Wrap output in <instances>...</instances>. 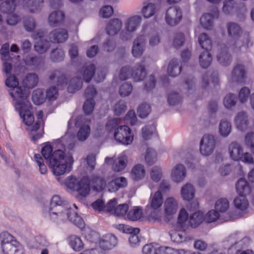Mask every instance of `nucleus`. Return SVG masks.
<instances>
[{
	"label": "nucleus",
	"instance_id": "nucleus-1",
	"mask_svg": "<svg viewBox=\"0 0 254 254\" xmlns=\"http://www.w3.org/2000/svg\"><path fill=\"white\" fill-rule=\"evenodd\" d=\"M229 40L227 42L228 47L234 52L247 50L252 46L250 34L245 31L237 23L228 22L226 24Z\"/></svg>",
	"mask_w": 254,
	"mask_h": 254
},
{
	"label": "nucleus",
	"instance_id": "nucleus-2",
	"mask_svg": "<svg viewBox=\"0 0 254 254\" xmlns=\"http://www.w3.org/2000/svg\"><path fill=\"white\" fill-rule=\"evenodd\" d=\"M69 208L68 202L62 198L58 195H54L51 199L50 204V207L45 209L44 211L45 217H50L53 221L57 222L64 221L67 218L64 214Z\"/></svg>",
	"mask_w": 254,
	"mask_h": 254
},
{
	"label": "nucleus",
	"instance_id": "nucleus-3",
	"mask_svg": "<svg viewBox=\"0 0 254 254\" xmlns=\"http://www.w3.org/2000/svg\"><path fill=\"white\" fill-rule=\"evenodd\" d=\"M73 163V159L71 155L65 156L64 152L58 149L50 159L49 166L55 175L60 176L70 172Z\"/></svg>",
	"mask_w": 254,
	"mask_h": 254
},
{
	"label": "nucleus",
	"instance_id": "nucleus-4",
	"mask_svg": "<svg viewBox=\"0 0 254 254\" xmlns=\"http://www.w3.org/2000/svg\"><path fill=\"white\" fill-rule=\"evenodd\" d=\"M4 72L6 76L5 84L6 86L10 88L9 90V94L14 102L22 98L28 97L29 94L28 91L18 86L19 82L15 76L12 66H11V68L7 73Z\"/></svg>",
	"mask_w": 254,
	"mask_h": 254
},
{
	"label": "nucleus",
	"instance_id": "nucleus-5",
	"mask_svg": "<svg viewBox=\"0 0 254 254\" xmlns=\"http://www.w3.org/2000/svg\"><path fill=\"white\" fill-rule=\"evenodd\" d=\"M65 185L70 190L77 191L78 197L80 199L86 197L90 190V182L85 178L78 180L72 176L68 177L65 182Z\"/></svg>",
	"mask_w": 254,
	"mask_h": 254
},
{
	"label": "nucleus",
	"instance_id": "nucleus-6",
	"mask_svg": "<svg viewBox=\"0 0 254 254\" xmlns=\"http://www.w3.org/2000/svg\"><path fill=\"white\" fill-rule=\"evenodd\" d=\"M27 98H22L14 103L16 108L19 110L23 122L27 126H30L34 122V118L30 111L31 105Z\"/></svg>",
	"mask_w": 254,
	"mask_h": 254
},
{
	"label": "nucleus",
	"instance_id": "nucleus-7",
	"mask_svg": "<svg viewBox=\"0 0 254 254\" xmlns=\"http://www.w3.org/2000/svg\"><path fill=\"white\" fill-rule=\"evenodd\" d=\"M229 152L230 157L233 160H241L248 164L254 163V159L252 155L248 152L243 153V148L238 142H233L230 144Z\"/></svg>",
	"mask_w": 254,
	"mask_h": 254
},
{
	"label": "nucleus",
	"instance_id": "nucleus-8",
	"mask_svg": "<svg viewBox=\"0 0 254 254\" xmlns=\"http://www.w3.org/2000/svg\"><path fill=\"white\" fill-rule=\"evenodd\" d=\"M75 126L79 127L77 137L79 141H83L89 137L91 129L89 126L90 120L83 116H78L75 119Z\"/></svg>",
	"mask_w": 254,
	"mask_h": 254
},
{
	"label": "nucleus",
	"instance_id": "nucleus-9",
	"mask_svg": "<svg viewBox=\"0 0 254 254\" xmlns=\"http://www.w3.org/2000/svg\"><path fill=\"white\" fill-rule=\"evenodd\" d=\"M115 139L124 145H128L132 143L133 135L130 128L126 125L117 127L114 133Z\"/></svg>",
	"mask_w": 254,
	"mask_h": 254
},
{
	"label": "nucleus",
	"instance_id": "nucleus-10",
	"mask_svg": "<svg viewBox=\"0 0 254 254\" xmlns=\"http://www.w3.org/2000/svg\"><path fill=\"white\" fill-rule=\"evenodd\" d=\"M216 146V140L213 135L206 134L203 136L200 142V153L205 156L211 155Z\"/></svg>",
	"mask_w": 254,
	"mask_h": 254
},
{
	"label": "nucleus",
	"instance_id": "nucleus-11",
	"mask_svg": "<svg viewBox=\"0 0 254 254\" xmlns=\"http://www.w3.org/2000/svg\"><path fill=\"white\" fill-rule=\"evenodd\" d=\"M117 199L114 198L109 201L106 205V211L117 216H126L128 209L127 204L117 205Z\"/></svg>",
	"mask_w": 254,
	"mask_h": 254
},
{
	"label": "nucleus",
	"instance_id": "nucleus-12",
	"mask_svg": "<svg viewBox=\"0 0 254 254\" xmlns=\"http://www.w3.org/2000/svg\"><path fill=\"white\" fill-rule=\"evenodd\" d=\"M43 116V112L41 110L38 111L37 114V121L33 126L29 128L32 140L34 141L41 138L44 133Z\"/></svg>",
	"mask_w": 254,
	"mask_h": 254
},
{
	"label": "nucleus",
	"instance_id": "nucleus-13",
	"mask_svg": "<svg viewBox=\"0 0 254 254\" xmlns=\"http://www.w3.org/2000/svg\"><path fill=\"white\" fill-rule=\"evenodd\" d=\"M44 35L43 32L39 31L33 34L32 36L34 39H39L35 43L34 48L35 51L40 54L46 52L51 46L50 42L43 38Z\"/></svg>",
	"mask_w": 254,
	"mask_h": 254
},
{
	"label": "nucleus",
	"instance_id": "nucleus-14",
	"mask_svg": "<svg viewBox=\"0 0 254 254\" xmlns=\"http://www.w3.org/2000/svg\"><path fill=\"white\" fill-rule=\"evenodd\" d=\"M182 18V13L181 9L177 6L169 8L166 13V21L170 26L178 24Z\"/></svg>",
	"mask_w": 254,
	"mask_h": 254
},
{
	"label": "nucleus",
	"instance_id": "nucleus-15",
	"mask_svg": "<svg viewBox=\"0 0 254 254\" xmlns=\"http://www.w3.org/2000/svg\"><path fill=\"white\" fill-rule=\"evenodd\" d=\"M0 59L3 64V72H8L12 66V58L10 56L9 44L6 43L0 49Z\"/></svg>",
	"mask_w": 254,
	"mask_h": 254
},
{
	"label": "nucleus",
	"instance_id": "nucleus-16",
	"mask_svg": "<svg viewBox=\"0 0 254 254\" xmlns=\"http://www.w3.org/2000/svg\"><path fill=\"white\" fill-rule=\"evenodd\" d=\"M147 37L144 35H140L134 40L132 47V54L134 57L138 58L142 56L145 48Z\"/></svg>",
	"mask_w": 254,
	"mask_h": 254
},
{
	"label": "nucleus",
	"instance_id": "nucleus-17",
	"mask_svg": "<svg viewBox=\"0 0 254 254\" xmlns=\"http://www.w3.org/2000/svg\"><path fill=\"white\" fill-rule=\"evenodd\" d=\"M105 162L106 163L112 164L113 170L116 172H120L126 167L127 163V157L125 154H122L115 159H114L113 158L106 157Z\"/></svg>",
	"mask_w": 254,
	"mask_h": 254
},
{
	"label": "nucleus",
	"instance_id": "nucleus-18",
	"mask_svg": "<svg viewBox=\"0 0 254 254\" xmlns=\"http://www.w3.org/2000/svg\"><path fill=\"white\" fill-rule=\"evenodd\" d=\"M236 127L239 130L245 131L247 130L250 125L249 116L246 112H239L235 118L234 120Z\"/></svg>",
	"mask_w": 254,
	"mask_h": 254
},
{
	"label": "nucleus",
	"instance_id": "nucleus-19",
	"mask_svg": "<svg viewBox=\"0 0 254 254\" xmlns=\"http://www.w3.org/2000/svg\"><path fill=\"white\" fill-rule=\"evenodd\" d=\"M228 49L231 50L227 45H220L218 46V51L217 55V59L219 63L223 66H227L230 64L231 58L228 52ZM231 51H232L231 50Z\"/></svg>",
	"mask_w": 254,
	"mask_h": 254
},
{
	"label": "nucleus",
	"instance_id": "nucleus-20",
	"mask_svg": "<svg viewBox=\"0 0 254 254\" xmlns=\"http://www.w3.org/2000/svg\"><path fill=\"white\" fill-rule=\"evenodd\" d=\"M50 41L53 43H64L68 37L67 31L64 28H58L51 32L49 35Z\"/></svg>",
	"mask_w": 254,
	"mask_h": 254
},
{
	"label": "nucleus",
	"instance_id": "nucleus-21",
	"mask_svg": "<svg viewBox=\"0 0 254 254\" xmlns=\"http://www.w3.org/2000/svg\"><path fill=\"white\" fill-rule=\"evenodd\" d=\"M185 231L179 228L171 232L170 233L171 241L177 244H184L191 241V238L187 235Z\"/></svg>",
	"mask_w": 254,
	"mask_h": 254
},
{
	"label": "nucleus",
	"instance_id": "nucleus-22",
	"mask_svg": "<svg viewBox=\"0 0 254 254\" xmlns=\"http://www.w3.org/2000/svg\"><path fill=\"white\" fill-rule=\"evenodd\" d=\"M158 10L157 5L151 2H144L140 10V14L145 19L154 16Z\"/></svg>",
	"mask_w": 254,
	"mask_h": 254
},
{
	"label": "nucleus",
	"instance_id": "nucleus-23",
	"mask_svg": "<svg viewBox=\"0 0 254 254\" xmlns=\"http://www.w3.org/2000/svg\"><path fill=\"white\" fill-rule=\"evenodd\" d=\"M186 176V169L184 165L178 164L172 170L171 178L175 183L182 182Z\"/></svg>",
	"mask_w": 254,
	"mask_h": 254
},
{
	"label": "nucleus",
	"instance_id": "nucleus-24",
	"mask_svg": "<svg viewBox=\"0 0 254 254\" xmlns=\"http://www.w3.org/2000/svg\"><path fill=\"white\" fill-rule=\"evenodd\" d=\"M49 79L51 82L55 83L58 86L63 87L67 84V78L61 71L55 70L49 74Z\"/></svg>",
	"mask_w": 254,
	"mask_h": 254
},
{
	"label": "nucleus",
	"instance_id": "nucleus-25",
	"mask_svg": "<svg viewBox=\"0 0 254 254\" xmlns=\"http://www.w3.org/2000/svg\"><path fill=\"white\" fill-rule=\"evenodd\" d=\"M247 239H244L232 246L229 250L235 253L236 254H254L252 250L246 249L248 245L246 244Z\"/></svg>",
	"mask_w": 254,
	"mask_h": 254
},
{
	"label": "nucleus",
	"instance_id": "nucleus-26",
	"mask_svg": "<svg viewBox=\"0 0 254 254\" xmlns=\"http://www.w3.org/2000/svg\"><path fill=\"white\" fill-rule=\"evenodd\" d=\"M144 61L138 63L132 69V77L136 82L142 81L146 76Z\"/></svg>",
	"mask_w": 254,
	"mask_h": 254
},
{
	"label": "nucleus",
	"instance_id": "nucleus-27",
	"mask_svg": "<svg viewBox=\"0 0 254 254\" xmlns=\"http://www.w3.org/2000/svg\"><path fill=\"white\" fill-rule=\"evenodd\" d=\"M141 21L142 17L140 15H134L129 17L125 24V30L135 32L139 27Z\"/></svg>",
	"mask_w": 254,
	"mask_h": 254
},
{
	"label": "nucleus",
	"instance_id": "nucleus-28",
	"mask_svg": "<svg viewBox=\"0 0 254 254\" xmlns=\"http://www.w3.org/2000/svg\"><path fill=\"white\" fill-rule=\"evenodd\" d=\"M43 0H24V7L31 13H38L43 8Z\"/></svg>",
	"mask_w": 254,
	"mask_h": 254
},
{
	"label": "nucleus",
	"instance_id": "nucleus-29",
	"mask_svg": "<svg viewBox=\"0 0 254 254\" xmlns=\"http://www.w3.org/2000/svg\"><path fill=\"white\" fill-rule=\"evenodd\" d=\"M123 22L119 18H113L110 20L106 26V31L110 36L117 34L122 27Z\"/></svg>",
	"mask_w": 254,
	"mask_h": 254
},
{
	"label": "nucleus",
	"instance_id": "nucleus-30",
	"mask_svg": "<svg viewBox=\"0 0 254 254\" xmlns=\"http://www.w3.org/2000/svg\"><path fill=\"white\" fill-rule=\"evenodd\" d=\"M246 76L245 66L241 64L236 65L232 71L231 80L233 81L242 82Z\"/></svg>",
	"mask_w": 254,
	"mask_h": 254
},
{
	"label": "nucleus",
	"instance_id": "nucleus-31",
	"mask_svg": "<svg viewBox=\"0 0 254 254\" xmlns=\"http://www.w3.org/2000/svg\"><path fill=\"white\" fill-rule=\"evenodd\" d=\"M4 254H25L24 247L18 242H14L12 245H7L2 251Z\"/></svg>",
	"mask_w": 254,
	"mask_h": 254
},
{
	"label": "nucleus",
	"instance_id": "nucleus-32",
	"mask_svg": "<svg viewBox=\"0 0 254 254\" xmlns=\"http://www.w3.org/2000/svg\"><path fill=\"white\" fill-rule=\"evenodd\" d=\"M64 214L67 216L65 220L69 219L73 224L80 228L84 227L85 223L84 220L76 212L68 208L67 211H66Z\"/></svg>",
	"mask_w": 254,
	"mask_h": 254
},
{
	"label": "nucleus",
	"instance_id": "nucleus-33",
	"mask_svg": "<svg viewBox=\"0 0 254 254\" xmlns=\"http://www.w3.org/2000/svg\"><path fill=\"white\" fill-rule=\"evenodd\" d=\"M178 209V203L174 197H168L165 201L164 210L167 215H172L176 213Z\"/></svg>",
	"mask_w": 254,
	"mask_h": 254
},
{
	"label": "nucleus",
	"instance_id": "nucleus-34",
	"mask_svg": "<svg viewBox=\"0 0 254 254\" xmlns=\"http://www.w3.org/2000/svg\"><path fill=\"white\" fill-rule=\"evenodd\" d=\"M163 198L160 191L158 190L151 195L149 199V206L154 210L159 209L162 205Z\"/></svg>",
	"mask_w": 254,
	"mask_h": 254
},
{
	"label": "nucleus",
	"instance_id": "nucleus-35",
	"mask_svg": "<svg viewBox=\"0 0 254 254\" xmlns=\"http://www.w3.org/2000/svg\"><path fill=\"white\" fill-rule=\"evenodd\" d=\"M55 143L58 147L61 146L64 148L65 150L67 149L69 150H71L75 145V143L72 141L71 138L67 134H65L61 138L56 140Z\"/></svg>",
	"mask_w": 254,
	"mask_h": 254
},
{
	"label": "nucleus",
	"instance_id": "nucleus-36",
	"mask_svg": "<svg viewBox=\"0 0 254 254\" xmlns=\"http://www.w3.org/2000/svg\"><path fill=\"white\" fill-rule=\"evenodd\" d=\"M181 192L183 199L190 201L194 196L195 190L191 184L187 183L182 187Z\"/></svg>",
	"mask_w": 254,
	"mask_h": 254
},
{
	"label": "nucleus",
	"instance_id": "nucleus-37",
	"mask_svg": "<svg viewBox=\"0 0 254 254\" xmlns=\"http://www.w3.org/2000/svg\"><path fill=\"white\" fill-rule=\"evenodd\" d=\"M189 224L188 214L185 209H182L179 214L176 228L186 230Z\"/></svg>",
	"mask_w": 254,
	"mask_h": 254
},
{
	"label": "nucleus",
	"instance_id": "nucleus-38",
	"mask_svg": "<svg viewBox=\"0 0 254 254\" xmlns=\"http://www.w3.org/2000/svg\"><path fill=\"white\" fill-rule=\"evenodd\" d=\"M117 244V238L112 234H108L106 235L100 242L101 247H102L104 250L111 249L115 247Z\"/></svg>",
	"mask_w": 254,
	"mask_h": 254
},
{
	"label": "nucleus",
	"instance_id": "nucleus-39",
	"mask_svg": "<svg viewBox=\"0 0 254 254\" xmlns=\"http://www.w3.org/2000/svg\"><path fill=\"white\" fill-rule=\"evenodd\" d=\"M236 188L239 195H247L251 192V188L248 183L244 179H240L236 184Z\"/></svg>",
	"mask_w": 254,
	"mask_h": 254
},
{
	"label": "nucleus",
	"instance_id": "nucleus-40",
	"mask_svg": "<svg viewBox=\"0 0 254 254\" xmlns=\"http://www.w3.org/2000/svg\"><path fill=\"white\" fill-rule=\"evenodd\" d=\"M182 67L179 65V62L177 59H172L169 63L167 72L168 74L172 77H175L181 73Z\"/></svg>",
	"mask_w": 254,
	"mask_h": 254
},
{
	"label": "nucleus",
	"instance_id": "nucleus-41",
	"mask_svg": "<svg viewBox=\"0 0 254 254\" xmlns=\"http://www.w3.org/2000/svg\"><path fill=\"white\" fill-rule=\"evenodd\" d=\"M145 175L144 167L141 164H137L132 169L130 173L131 178L134 181L142 179Z\"/></svg>",
	"mask_w": 254,
	"mask_h": 254
},
{
	"label": "nucleus",
	"instance_id": "nucleus-42",
	"mask_svg": "<svg viewBox=\"0 0 254 254\" xmlns=\"http://www.w3.org/2000/svg\"><path fill=\"white\" fill-rule=\"evenodd\" d=\"M232 125L231 123L226 119L220 121L219 125V132L221 136L227 137L231 133Z\"/></svg>",
	"mask_w": 254,
	"mask_h": 254
},
{
	"label": "nucleus",
	"instance_id": "nucleus-43",
	"mask_svg": "<svg viewBox=\"0 0 254 254\" xmlns=\"http://www.w3.org/2000/svg\"><path fill=\"white\" fill-rule=\"evenodd\" d=\"M64 17V13L60 10L55 11L49 15L48 21L51 26H55L61 23Z\"/></svg>",
	"mask_w": 254,
	"mask_h": 254
},
{
	"label": "nucleus",
	"instance_id": "nucleus-44",
	"mask_svg": "<svg viewBox=\"0 0 254 254\" xmlns=\"http://www.w3.org/2000/svg\"><path fill=\"white\" fill-rule=\"evenodd\" d=\"M39 77L37 74L31 73L28 74L23 80L25 86L28 88L34 87L38 83Z\"/></svg>",
	"mask_w": 254,
	"mask_h": 254
},
{
	"label": "nucleus",
	"instance_id": "nucleus-45",
	"mask_svg": "<svg viewBox=\"0 0 254 254\" xmlns=\"http://www.w3.org/2000/svg\"><path fill=\"white\" fill-rule=\"evenodd\" d=\"M24 63L26 65L31 66L34 68H38L39 67L44 64L43 60L40 57L37 56H27L25 60Z\"/></svg>",
	"mask_w": 254,
	"mask_h": 254
},
{
	"label": "nucleus",
	"instance_id": "nucleus-46",
	"mask_svg": "<svg viewBox=\"0 0 254 254\" xmlns=\"http://www.w3.org/2000/svg\"><path fill=\"white\" fill-rule=\"evenodd\" d=\"M203 221L204 216L202 212L198 211L190 215L189 222L192 227H196Z\"/></svg>",
	"mask_w": 254,
	"mask_h": 254
},
{
	"label": "nucleus",
	"instance_id": "nucleus-47",
	"mask_svg": "<svg viewBox=\"0 0 254 254\" xmlns=\"http://www.w3.org/2000/svg\"><path fill=\"white\" fill-rule=\"evenodd\" d=\"M212 60V56L208 51L201 53L199 56V64L204 68H206L210 65Z\"/></svg>",
	"mask_w": 254,
	"mask_h": 254
},
{
	"label": "nucleus",
	"instance_id": "nucleus-48",
	"mask_svg": "<svg viewBox=\"0 0 254 254\" xmlns=\"http://www.w3.org/2000/svg\"><path fill=\"white\" fill-rule=\"evenodd\" d=\"M82 85V81L81 78L74 77L72 78L69 82L67 90L70 93H74L79 90Z\"/></svg>",
	"mask_w": 254,
	"mask_h": 254
},
{
	"label": "nucleus",
	"instance_id": "nucleus-49",
	"mask_svg": "<svg viewBox=\"0 0 254 254\" xmlns=\"http://www.w3.org/2000/svg\"><path fill=\"white\" fill-rule=\"evenodd\" d=\"M246 195H239L234 201L235 207L241 210L245 211L249 207V202L246 198Z\"/></svg>",
	"mask_w": 254,
	"mask_h": 254
},
{
	"label": "nucleus",
	"instance_id": "nucleus-50",
	"mask_svg": "<svg viewBox=\"0 0 254 254\" xmlns=\"http://www.w3.org/2000/svg\"><path fill=\"white\" fill-rule=\"evenodd\" d=\"M69 245L75 251H81L84 247V244L81 239L75 235L69 237Z\"/></svg>",
	"mask_w": 254,
	"mask_h": 254
},
{
	"label": "nucleus",
	"instance_id": "nucleus-51",
	"mask_svg": "<svg viewBox=\"0 0 254 254\" xmlns=\"http://www.w3.org/2000/svg\"><path fill=\"white\" fill-rule=\"evenodd\" d=\"M15 6V0H6L1 3L0 8L1 12L10 14L14 11Z\"/></svg>",
	"mask_w": 254,
	"mask_h": 254
},
{
	"label": "nucleus",
	"instance_id": "nucleus-52",
	"mask_svg": "<svg viewBox=\"0 0 254 254\" xmlns=\"http://www.w3.org/2000/svg\"><path fill=\"white\" fill-rule=\"evenodd\" d=\"M93 189L98 191H101L105 189L106 180H104L101 177L93 176L91 180Z\"/></svg>",
	"mask_w": 254,
	"mask_h": 254
},
{
	"label": "nucleus",
	"instance_id": "nucleus-53",
	"mask_svg": "<svg viewBox=\"0 0 254 254\" xmlns=\"http://www.w3.org/2000/svg\"><path fill=\"white\" fill-rule=\"evenodd\" d=\"M198 42L201 47L206 51L209 50L211 48V40L205 33H202L199 35Z\"/></svg>",
	"mask_w": 254,
	"mask_h": 254
},
{
	"label": "nucleus",
	"instance_id": "nucleus-54",
	"mask_svg": "<svg viewBox=\"0 0 254 254\" xmlns=\"http://www.w3.org/2000/svg\"><path fill=\"white\" fill-rule=\"evenodd\" d=\"M1 247L2 251L4 250V247L7 245H12L14 242H17L14 237L7 232H3L0 234Z\"/></svg>",
	"mask_w": 254,
	"mask_h": 254
},
{
	"label": "nucleus",
	"instance_id": "nucleus-55",
	"mask_svg": "<svg viewBox=\"0 0 254 254\" xmlns=\"http://www.w3.org/2000/svg\"><path fill=\"white\" fill-rule=\"evenodd\" d=\"M236 96L233 93L227 94L223 99L224 105L228 109H231L234 108L236 104Z\"/></svg>",
	"mask_w": 254,
	"mask_h": 254
},
{
	"label": "nucleus",
	"instance_id": "nucleus-56",
	"mask_svg": "<svg viewBox=\"0 0 254 254\" xmlns=\"http://www.w3.org/2000/svg\"><path fill=\"white\" fill-rule=\"evenodd\" d=\"M229 207V202L227 199L221 198L215 203V208L217 212H225Z\"/></svg>",
	"mask_w": 254,
	"mask_h": 254
},
{
	"label": "nucleus",
	"instance_id": "nucleus-57",
	"mask_svg": "<svg viewBox=\"0 0 254 254\" xmlns=\"http://www.w3.org/2000/svg\"><path fill=\"white\" fill-rule=\"evenodd\" d=\"M45 97L43 89L38 88L35 90L32 94V101L36 105H40L45 101Z\"/></svg>",
	"mask_w": 254,
	"mask_h": 254
},
{
	"label": "nucleus",
	"instance_id": "nucleus-58",
	"mask_svg": "<svg viewBox=\"0 0 254 254\" xmlns=\"http://www.w3.org/2000/svg\"><path fill=\"white\" fill-rule=\"evenodd\" d=\"M156 254H184L183 249L176 250L170 247H158Z\"/></svg>",
	"mask_w": 254,
	"mask_h": 254
},
{
	"label": "nucleus",
	"instance_id": "nucleus-59",
	"mask_svg": "<svg viewBox=\"0 0 254 254\" xmlns=\"http://www.w3.org/2000/svg\"><path fill=\"white\" fill-rule=\"evenodd\" d=\"M95 65L94 64H90L87 65L83 73V79L86 82H89L93 76L95 74Z\"/></svg>",
	"mask_w": 254,
	"mask_h": 254
},
{
	"label": "nucleus",
	"instance_id": "nucleus-60",
	"mask_svg": "<svg viewBox=\"0 0 254 254\" xmlns=\"http://www.w3.org/2000/svg\"><path fill=\"white\" fill-rule=\"evenodd\" d=\"M142 210L139 207H134L130 210L127 215V217L131 221H136L142 217Z\"/></svg>",
	"mask_w": 254,
	"mask_h": 254
},
{
	"label": "nucleus",
	"instance_id": "nucleus-61",
	"mask_svg": "<svg viewBox=\"0 0 254 254\" xmlns=\"http://www.w3.org/2000/svg\"><path fill=\"white\" fill-rule=\"evenodd\" d=\"M157 153L154 149L149 148L147 149L145 159L146 163L152 165L157 161Z\"/></svg>",
	"mask_w": 254,
	"mask_h": 254
},
{
	"label": "nucleus",
	"instance_id": "nucleus-62",
	"mask_svg": "<svg viewBox=\"0 0 254 254\" xmlns=\"http://www.w3.org/2000/svg\"><path fill=\"white\" fill-rule=\"evenodd\" d=\"M127 109L126 103L123 100H120L116 103L113 107L114 114L117 116H120L124 113Z\"/></svg>",
	"mask_w": 254,
	"mask_h": 254
},
{
	"label": "nucleus",
	"instance_id": "nucleus-63",
	"mask_svg": "<svg viewBox=\"0 0 254 254\" xmlns=\"http://www.w3.org/2000/svg\"><path fill=\"white\" fill-rule=\"evenodd\" d=\"M151 112V107L147 103H143L140 105L137 109L138 116L141 118L146 117Z\"/></svg>",
	"mask_w": 254,
	"mask_h": 254
},
{
	"label": "nucleus",
	"instance_id": "nucleus-64",
	"mask_svg": "<svg viewBox=\"0 0 254 254\" xmlns=\"http://www.w3.org/2000/svg\"><path fill=\"white\" fill-rule=\"evenodd\" d=\"M245 145L254 154V132H248L245 137Z\"/></svg>",
	"mask_w": 254,
	"mask_h": 254
}]
</instances>
